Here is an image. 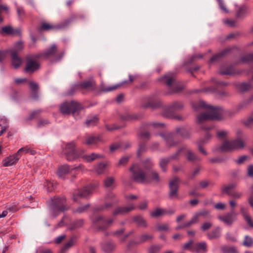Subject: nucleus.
I'll use <instances>...</instances> for the list:
<instances>
[{
  "mask_svg": "<svg viewBox=\"0 0 253 253\" xmlns=\"http://www.w3.org/2000/svg\"><path fill=\"white\" fill-rule=\"evenodd\" d=\"M194 252L203 253L207 252V244L205 242L195 244L194 245Z\"/></svg>",
  "mask_w": 253,
  "mask_h": 253,
  "instance_id": "obj_31",
  "label": "nucleus"
},
{
  "mask_svg": "<svg viewBox=\"0 0 253 253\" xmlns=\"http://www.w3.org/2000/svg\"><path fill=\"white\" fill-rule=\"evenodd\" d=\"M101 140V137L100 135L86 134L83 137V143L87 145H96Z\"/></svg>",
  "mask_w": 253,
  "mask_h": 253,
  "instance_id": "obj_16",
  "label": "nucleus"
},
{
  "mask_svg": "<svg viewBox=\"0 0 253 253\" xmlns=\"http://www.w3.org/2000/svg\"><path fill=\"white\" fill-rule=\"evenodd\" d=\"M104 186L108 188L113 189L115 187V180L112 177H108L103 181Z\"/></svg>",
  "mask_w": 253,
  "mask_h": 253,
  "instance_id": "obj_36",
  "label": "nucleus"
},
{
  "mask_svg": "<svg viewBox=\"0 0 253 253\" xmlns=\"http://www.w3.org/2000/svg\"><path fill=\"white\" fill-rule=\"evenodd\" d=\"M63 151L68 161H73L80 157L76 149V143L74 141L66 143L64 147L63 146Z\"/></svg>",
  "mask_w": 253,
  "mask_h": 253,
  "instance_id": "obj_6",
  "label": "nucleus"
},
{
  "mask_svg": "<svg viewBox=\"0 0 253 253\" xmlns=\"http://www.w3.org/2000/svg\"><path fill=\"white\" fill-rule=\"evenodd\" d=\"M197 214L198 215V217L200 216H203L204 218H210V214L209 211L207 210H202L201 211H199L197 212H196Z\"/></svg>",
  "mask_w": 253,
  "mask_h": 253,
  "instance_id": "obj_61",
  "label": "nucleus"
},
{
  "mask_svg": "<svg viewBox=\"0 0 253 253\" xmlns=\"http://www.w3.org/2000/svg\"><path fill=\"white\" fill-rule=\"evenodd\" d=\"M180 181V179L177 177H174L170 181L169 183V198L170 200L178 198V184Z\"/></svg>",
  "mask_w": 253,
  "mask_h": 253,
  "instance_id": "obj_9",
  "label": "nucleus"
},
{
  "mask_svg": "<svg viewBox=\"0 0 253 253\" xmlns=\"http://www.w3.org/2000/svg\"><path fill=\"white\" fill-rule=\"evenodd\" d=\"M128 78H129L128 81H125L122 82L121 83L118 84H117L113 85L110 86H106L105 84H102L100 85V90L103 92H109V91L115 90L126 84L131 83L133 81H134L137 78V75H129Z\"/></svg>",
  "mask_w": 253,
  "mask_h": 253,
  "instance_id": "obj_10",
  "label": "nucleus"
},
{
  "mask_svg": "<svg viewBox=\"0 0 253 253\" xmlns=\"http://www.w3.org/2000/svg\"><path fill=\"white\" fill-rule=\"evenodd\" d=\"M137 239L139 243H142L152 240L153 236L150 233H143L138 236Z\"/></svg>",
  "mask_w": 253,
  "mask_h": 253,
  "instance_id": "obj_30",
  "label": "nucleus"
},
{
  "mask_svg": "<svg viewBox=\"0 0 253 253\" xmlns=\"http://www.w3.org/2000/svg\"><path fill=\"white\" fill-rule=\"evenodd\" d=\"M237 88L241 91H247L253 87V85L250 82L249 83H242L237 84L236 85Z\"/></svg>",
  "mask_w": 253,
  "mask_h": 253,
  "instance_id": "obj_35",
  "label": "nucleus"
},
{
  "mask_svg": "<svg viewBox=\"0 0 253 253\" xmlns=\"http://www.w3.org/2000/svg\"><path fill=\"white\" fill-rule=\"evenodd\" d=\"M98 122V119L96 116L88 118L85 121V124L87 126H94Z\"/></svg>",
  "mask_w": 253,
  "mask_h": 253,
  "instance_id": "obj_39",
  "label": "nucleus"
},
{
  "mask_svg": "<svg viewBox=\"0 0 253 253\" xmlns=\"http://www.w3.org/2000/svg\"><path fill=\"white\" fill-rule=\"evenodd\" d=\"M1 34H5L8 35L16 36L19 35L20 34V31L19 29H14L10 26L3 27L1 28Z\"/></svg>",
  "mask_w": 253,
  "mask_h": 253,
  "instance_id": "obj_23",
  "label": "nucleus"
},
{
  "mask_svg": "<svg viewBox=\"0 0 253 253\" xmlns=\"http://www.w3.org/2000/svg\"><path fill=\"white\" fill-rule=\"evenodd\" d=\"M243 245L245 247H252L253 245V239L248 235H246L243 242Z\"/></svg>",
  "mask_w": 253,
  "mask_h": 253,
  "instance_id": "obj_49",
  "label": "nucleus"
},
{
  "mask_svg": "<svg viewBox=\"0 0 253 253\" xmlns=\"http://www.w3.org/2000/svg\"><path fill=\"white\" fill-rule=\"evenodd\" d=\"M138 136L142 140L148 139L150 137V133L146 131H141L139 133Z\"/></svg>",
  "mask_w": 253,
  "mask_h": 253,
  "instance_id": "obj_62",
  "label": "nucleus"
},
{
  "mask_svg": "<svg viewBox=\"0 0 253 253\" xmlns=\"http://www.w3.org/2000/svg\"><path fill=\"white\" fill-rule=\"evenodd\" d=\"M148 173L150 176V178L149 179V181L151 180H153L156 182H159L160 181L159 175L158 173L153 170H150L148 169Z\"/></svg>",
  "mask_w": 253,
  "mask_h": 253,
  "instance_id": "obj_48",
  "label": "nucleus"
},
{
  "mask_svg": "<svg viewBox=\"0 0 253 253\" xmlns=\"http://www.w3.org/2000/svg\"><path fill=\"white\" fill-rule=\"evenodd\" d=\"M242 61L244 63L253 61V54L247 55L243 57Z\"/></svg>",
  "mask_w": 253,
  "mask_h": 253,
  "instance_id": "obj_64",
  "label": "nucleus"
},
{
  "mask_svg": "<svg viewBox=\"0 0 253 253\" xmlns=\"http://www.w3.org/2000/svg\"><path fill=\"white\" fill-rule=\"evenodd\" d=\"M74 18L72 17L70 19L65 20L63 22L57 25L50 24L46 22H42L41 26L38 28L39 31H49L51 30H57L67 27Z\"/></svg>",
  "mask_w": 253,
  "mask_h": 253,
  "instance_id": "obj_8",
  "label": "nucleus"
},
{
  "mask_svg": "<svg viewBox=\"0 0 253 253\" xmlns=\"http://www.w3.org/2000/svg\"><path fill=\"white\" fill-rule=\"evenodd\" d=\"M81 157V156H80ZM104 156L101 154L92 153L89 155H84L82 156L83 160L86 162H91L96 159H102Z\"/></svg>",
  "mask_w": 253,
  "mask_h": 253,
  "instance_id": "obj_24",
  "label": "nucleus"
},
{
  "mask_svg": "<svg viewBox=\"0 0 253 253\" xmlns=\"http://www.w3.org/2000/svg\"><path fill=\"white\" fill-rule=\"evenodd\" d=\"M162 79L165 80V84L172 90V92H177L183 89L182 86L178 85L175 82L173 75H166Z\"/></svg>",
  "mask_w": 253,
  "mask_h": 253,
  "instance_id": "obj_11",
  "label": "nucleus"
},
{
  "mask_svg": "<svg viewBox=\"0 0 253 253\" xmlns=\"http://www.w3.org/2000/svg\"><path fill=\"white\" fill-rule=\"evenodd\" d=\"M52 207L53 210L63 211L68 209L66 202V199L63 198H54L52 199Z\"/></svg>",
  "mask_w": 253,
  "mask_h": 253,
  "instance_id": "obj_13",
  "label": "nucleus"
},
{
  "mask_svg": "<svg viewBox=\"0 0 253 253\" xmlns=\"http://www.w3.org/2000/svg\"><path fill=\"white\" fill-rule=\"evenodd\" d=\"M243 124L247 126H250L251 125L253 124V112L246 120L243 121Z\"/></svg>",
  "mask_w": 253,
  "mask_h": 253,
  "instance_id": "obj_57",
  "label": "nucleus"
},
{
  "mask_svg": "<svg viewBox=\"0 0 253 253\" xmlns=\"http://www.w3.org/2000/svg\"><path fill=\"white\" fill-rule=\"evenodd\" d=\"M160 250V247L158 246H152L148 249V253H158Z\"/></svg>",
  "mask_w": 253,
  "mask_h": 253,
  "instance_id": "obj_63",
  "label": "nucleus"
},
{
  "mask_svg": "<svg viewBox=\"0 0 253 253\" xmlns=\"http://www.w3.org/2000/svg\"><path fill=\"white\" fill-rule=\"evenodd\" d=\"M211 137V135L209 133H207L204 139L199 140L197 143L199 151L205 155L207 154V153L202 147V145L207 143Z\"/></svg>",
  "mask_w": 253,
  "mask_h": 253,
  "instance_id": "obj_27",
  "label": "nucleus"
},
{
  "mask_svg": "<svg viewBox=\"0 0 253 253\" xmlns=\"http://www.w3.org/2000/svg\"><path fill=\"white\" fill-rule=\"evenodd\" d=\"M56 184L55 182L47 181L46 182L45 186L46 187V189H47V192L52 191L54 189V188L56 187Z\"/></svg>",
  "mask_w": 253,
  "mask_h": 253,
  "instance_id": "obj_58",
  "label": "nucleus"
},
{
  "mask_svg": "<svg viewBox=\"0 0 253 253\" xmlns=\"http://www.w3.org/2000/svg\"><path fill=\"white\" fill-rule=\"evenodd\" d=\"M77 168H70L68 165H63L60 167L57 171V175L59 177H62L65 174L68 173L71 170L75 169Z\"/></svg>",
  "mask_w": 253,
  "mask_h": 253,
  "instance_id": "obj_29",
  "label": "nucleus"
},
{
  "mask_svg": "<svg viewBox=\"0 0 253 253\" xmlns=\"http://www.w3.org/2000/svg\"><path fill=\"white\" fill-rule=\"evenodd\" d=\"M201 170V167H198L189 174L188 178L190 179H193L194 177L199 174Z\"/></svg>",
  "mask_w": 253,
  "mask_h": 253,
  "instance_id": "obj_60",
  "label": "nucleus"
},
{
  "mask_svg": "<svg viewBox=\"0 0 253 253\" xmlns=\"http://www.w3.org/2000/svg\"><path fill=\"white\" fill-rule=\"evenodd\" d=\"M170 161L169 157L162 158L160 160L159 162V166L163 171H166V167L168 163Z\"/></svg>",
  "mask_w": 253,
  "mask_h": 253,
  "instance_id": "obj_42",
  "label": "nucleus"
},
{
  "mask_svg": "<svg viewBox=\"0 0 253 253\" xmlns=\"http://www.w3.org/2000/svg\"><path fill=\"white\" fill-rule=\"evenodd\" d=\"M194 245L192 240H190L187 243H185L182 246L183 250H189L192 252H194Z\"/></svg>",
  "mask_w": 253,
  "mask_h": 253,
  "instance_id": "obj_44",
  "label": "nucleus"
},
{
  "mask_svg": "<svg viewBox=\"0 0 253 253\" xmlns=\"http://www.w3.org/2000/svg\"><path fill=\"white\" fill-rule=\"evenodd\" d=\"M148 173L150 176V178L149 179V181L151 180H153L156 182H159L160 181L159 175L158 173L153 170H150L148 169Z\"/></svg>",
  "mask_w": 253,
  "mask_h": 253,
  "instance_id": "obj_47",
  "label": "nucleus"
},
{
  "mask_svg": "<svg viewBox=\"0 0 253 253\" xmlns=\"http://www.w3.org/2000/svg\"><path fill=\"white\" fill-rule=\"evenodd\" d=\"M147 100L148 102L146 104H143V108L151 107L155 109L159 107L161 105V101L157 99H152L151 98H148Z\"/></svg>",
  "mask_w": 253,
  "mask_h": 253,
  "instance_id": "obj_26",
  "label": "nucleus"
},
{
  "mask_svg": "<svg viewBox=\"0 0 253 253\" xmlns=\"http://www.w3.org/2000/svg\"><path fill=\"white\" fill-rule=\"evenodd\" d=\"M177 134L180 135L181 136L188 138L189 136L188 131L184 127H177L175 129Z\"/></svg>",
  "mask_w": 253,
  "mask_h": 253,
  "instance_id": "obj_40",
  "label": "nucleus"
},
{
  "mask_svg": "<svg viewBox=\"0 0 253 253\" xmlns=\"http://www.w3.org/2000/svg\"><path fill=\"white\" fill-rule=\"evenodd\" d=\"M84 225V220L83 219L77 220L73 222L70 226L69 229L70 230H74L81 227Z\"/></svg>",
  "mask_w": 253,
  "mask_h": 253,
  "instance_id": "obj_41",
  "label": "nucleus"
},
{
  "mask_svg": "<svg viewBox=\"0 0 253 253\" xmlns=\"http://www.w3.org/2000/svg\"><path fill=\"white\" fill-rule=\"evenodd\" d=\"M75 243V240L73 238L71 239L67 243H66L62 248L61 253H63L67 249L71 247Z\"/></svg>",
  "mask_w": 253,
  "mask_h": 253,
  "instance_id": "obj_53",
  "label": "nucleus"
},
{
  "mask_svg": "<svg viewBox=\"0 0 253 253\" xmlns=\"http://www.w3.org/2000/svg\"><path fill=\"white\" fill-rule=\"evenodd\" d=\"M221 228L219 227H216L214 230L208 233L207 236L209 239H216L220 236Z\"/></svg>",
  "mask_w": 253,
  "mask_h": 253,
  "instance_id": "obj_33",
  "label": "nucleus"
},
{
  "mask_svg": "<svg viewBox=\"0 0 253 253\" xmlns=\"http://www.w3.org/2000/svg\"><path fill=\"white\" fill-rule=\"evenodd\" d=\"M195 110L204 109L206 112L201 113L197 117V122L201 123L207 120H221L223 119L226 112L220 107H213L207 105L204 101H199L193 105Z\"/></svg>",
  "mask_w": 253,
  "mask_h": 253,
  "instance_id": "obj_1",
  "label": "nucleus"
},
{
  "mask_svg": "<svg viewBox=\"0 0 253 253\" xmlns=\"http://www.w3.org/2000/svg\"><path fill=\"white\" fill-rule=\"evenodd\" d=\"M153 165V164L150 159H147L143 162V168H140L136 164L133 165L130 168L133 180L140 183L149 182L150 176L148 173V169H150Z\"/></svg>",
  "mask_w": 253,
  "mask_h": 253,
  "instance_id": "obj_2",
  "label": "nucleus"
},
{
  "mask_svg": "<svg viewBox=\"0 0 253 253\" xmlns=\"http://www.w3.org/2000/svg\"><path fill=\"white\" fill-rule=\"evenodd\" d=\"M139 118V116L134 114H126L122 117V119L126 121H132L135 120Z\"/></svg>",
  "mask_w": 253,
  "mask_h": 253,
  "instance_id": "obj_50",
  "label": "nucleus"
},
{
  "mask_svg": "<svg viewBox=\"0 0 253 253\" xmlns=\"http://www.w3.org/2000/svg\"><path fill=\"white\" fill-rule=\"evenodd\" d=\"M185 151L186 152V158L188 161L194 162L200 160L199 157H197L193 152L188 149L186 147Z\"/></svg>",
  "mask_w": 253,
  "mask_h": 253,
  "instance_id": "obj_34",
  "label": "nucleus"
},
{
  "mask_svg": "<svg viewBox=\"0 0 253 253\" xmlns=\"http://www.w3.org/2000/svg\"><path fill=\"white\" fill-rule=\"evenodd\" d=\"M89 205H85L84 206H81L78 207L77 208L74 209L73 210V212L74 213H78L81 214L84 213L87 211L88 208H89Z\"/></svg>",
  "mask_w": 253,
  "mask_h": 253,
  "instance_id": "obj_43",
  "label": "nucleus"
},
{
  "mask_svg": "<svg viewBox=\"0 0 253 253\" xmlns=\"http://www.w3.org/2000/svg\"><path fill=\"white\" fill-rule=\"evenodd\" d=\"M118 200H115L113 202H106L104 205L101 206L100 208V210H105L111 208L114 204L118 203Z\"/></svg>",
  "mask_w": 253,
  "mask_h": 253,
  "instance_id": "obj_55",
  "label": "nucleus"
},
{
  "mask_svg": "<svg viewBox=\"0 0 253 253\" xmlns=\"http://www.w3.org/2000/svg\"><path fill=\"white\" fill-rule=\"evenodd\" d=\"M166 212V210L164 209H158L156 210L155 211H152L151 213V215L152 217H157L160 216L161 215L165 214Z\"/></svg>",
  "mask_w": 253,
  "mask_h": 253,
  "instance_id": "obj_51",
  "label": "nucleus"
},
{
  "mask_svg": "<svg viewBox=\"0 0 253 253\" xmlns=\"http://www.w3.org/2000/svg\"><path fill=\"white\" fill-rule=\"evenodd\" d=\"M135 209V206L133 204H130L127 206L118 207L115 209L112 214L113 216L126 214Z\"/></svg>",
  "mask_w": 253,
  "mask_h": 253,
  "instance_id": "obj_17",
  "label": "nucleus"
},
{
  "mask_svg": "<svg viewBox=\"0 0 253 253\" xmlns=\"http://www.w3.org/2000/svg\"><path fill=\"white\" fill-rule=\"evenodd\" d=\"M57 47L54 44H52L50 47L47 49L45 51L40 54H38V57H43L44 58H47L50 56L54 55L55 53L57 52Z\"/></svg>",
  "mask_w": 253,
  "mask_h": 253,
  "instance_id": "obj_20",
  "label": "nucleus"
},
{
  "mask_svg": "<svg viewBox=\"0 0 253 253\" xmlns=\"http://www.w3.org/2000/svg\"><path fill=\"white\" fill-rule=\"evenodd\" d=\"M112 218H107L101 215H97L91 218L92 227L94 230L100 231L107 229L113 222Z\"/></svg>",
  "mask_w": 253,
  "mask_h": 253,
  "instance_id": "obj_4",
  "label": "nucleus"
},
{
  "mask_svg": "<svg viewBox=\"0 0 253 253\" xmlns=\"http://www.w3.org/2000/svg\"><path fill=\"white\" fill-rule=\"evenodd\" d=\"M161 136L164 138L167 144L169 146H174L178 143V142L175 140L176 135L174 133L161 134Z\"/></svg>",
  "mask_w": 253,
  "mask_h": 253,
  "instance_id": "obj_22",
  "label": "nucleus"
},
{
  "mask_svg": "<svg viewBox=\"0 0 253 253\" xmlns=\"http://www.w3.org/2000/svg\"><path fill=\"white\" fill-rule=\"evenodd\" d=\"M249 9L246 5L240 6L236 13V16L238 18H242L245 17L248 13Z\"/></svg>",
  "mask_w": 253,
  "mask_h": 253,
  "instance_id": "obj_37",
  "label": "nucleus"
},
{
  "mask_svg": "<svg viewBox=\"0 0 253 253\" xmlns=\"http://www.w3.org/2000/svg\"><path fill=\"white\" fill-rule=\"evenodd\" d=\"M19 159V156L17 153H16L12 156H10L5 158L2 161V165L4 167L11 166L15 164Z\"/></svg>",
  "mask_w": 253,
  "mask_h": 253,
  "instance_id": "obj_21",
  "label": "nucleus"
},
{
  "mask_svg": "<svg viewBox=\"0 0 253 253\" xmlns=\"http://www.w3.org/2000/svg\"><path fill=\"white\" fill-rule=\"evenodd\" d=\"M37 55L38 54H31L26 56V64L24 69L25 72L33 73L39 68L40 64L36 61V59L40 58L37 57Z\"/></svg>",
  "mask_w": 253,
  "mask_h": 253,
  "instance_id": "obj_7",
  "label": "nucleus"
},
{
  "mask_svg": "<svg viewBox=\"0 0 253 253\" xmlns=\"http://www.w3.org/2000/svg\"><path fill=\"white\" fill-rule=\"evenodd\" d=\"M224 253H238L237 249L234 246H224L222 248Z\"/></svg>",
  "mask_w": 253,
  "mask_h": 253,
  "instance_id": "obj_46",
  "label": "nucleus"
},
{
  "mask_svg": "<svg viewBox=\"0 0 253 253\" xmlns=\"http://www.w3.org/2000/svg\"><path fill=\"white\" fill-rule=\"evenodd\" d=\"M106 167V164L100 163L95 166L94 169L98 174H102L105 171Z\"/></svg>",
  "mask_w": 253,
  "mask_h": 253,
  "instance_id": "obj_38",
  "label": "nucleus"
},
{
  "mask_svg": "<svg viewBox=\"0 0 253 253\" xmlns=\"http://www.w3.org/2000/svg\"><path fill=\"white\" fill-rule=\"evenodd\" d=\"M11 57V64L12 66L15 68H18L21 65L22 60L20 57L18 56L16 51L12 50H8Z\"/></svg>",
  "mask_w": 253,
  "mask_h": 253,
  "instance_id": "obj_19",
  "label": "nucleus"
},
{
  "mask_svg": "<svg viewBox=\"0 0 253 253\" xmlns=\"http://www.w3.org/2000/svg\"><path fill=\"white\" fill-rule=\"evenodd\" d=\"M183 105L181 102H173L171 105L168 106L163 113V116L166 117H170L171 113L182 109Z\"/></svg>",
  "mask_w": 253,
  "mask_h": 253,
  "instance_id": "obj_15",
  "label": "nucleus"
},
{
  "mask_svg": "<svg viewBox=\"0 0 253 253\" xmlns=\"http://www.w3.org/2000/svg\"><path fill=\"white\" fill-rule=\"evenodd\" d=\"M102 249L105 252H111L116 248V245L112 241H106L101 244Z\"/></svg>",
  "mask_w": 253,
  "mask_h": 253,
  "instance_id": "obj_28",
  "label": "nucleus"
},
{
  "mask_svg": "<svg viewBox=\"0 0 253 253\" xmlns=\"http://www.w3.org/2000/svg\"><path fill=\"white\" fill-rule=\"evenodd\" d=\"M229 134V131L226 130H221L217 131V136L218 138L223 139L226 138Z\"/></svg>",
  "mask_w": 253,
  "mask_h": 253,
  "instance_id": "obj_54",
  "label": "nucleus"
},
{
  "mask_svg": "<svg viewBox=\"0 0 253 253\" xmlns=\"http://www.w3.org/2000/svg\"><path fill=\"white\" fill-rule=\"evenodd\" d=\"M95 82L93 81H85L83 83L76 84L71 89L74 91L78 89H85L89 90H93L95 89Z\"/></svg>",
  "mask_w": 253,
  "mask_h": 253,
  "instance_id": "obj_18",
  "label": "nucleus"
},
{
  "mask_svg": "<svg viewBox=\"0 0 253 253\" xmlns=\"http://www.w3.org/2000/svg\"><path fill=\"white\" fill-rule=\"evenodd\" d=\"M230 50L231 48H226L221 52L215 54L211 58L210 62L212 63L218 61L221 57L227 54V53L230 51Z\"/></svg>",
  "mask_w": 253,
  "mask_h": 253,
  "instance_id": "obj_32",
  "label": "nucleus"
},
{
  "mask_svg": "<svg viewBox=\"0 0 253 253\" xmlns=\"http://www.w3.org/2000/svg\"><path fill=\"white\" fill-rule=\"evenodd\" d=\"M156 228L159 231H167L169 229L168 224L159 223L156 225Z\"/></svg>",
  "mask_w": 253,
  "mask_h": 253,
  "instance_id": "obj_56",
  "label": "nucleus"
},
{
  "mask_svg": "<svg viewBox=\"0 0 253 253\" xmlns=\"http://www.w3.org/2000/svg\"><path fill=\"white\" fill-rule=\"evenodd\" d=\"M237 213L232 210L223 216H220L218 219L223 222L226 225L231 226L233 222L237 220Z\"/></svg>",
  "mask_w": 253,
  "mask_h": 253,
  "instance_id": "obj_14",
  "label": "nucleus"
},
{
  "mask_svg": "<svg viewBox=\"0 0 253 253\" xmlns=\"http://www.w3.org/2000/svg\"><path fill=\"white\" fill-rule=\"evenodd\" d=\"M244 147V143L240 138L234 140H225L219 147L222 152H231L235 150L242 149Z\"/></svg>",
  "mask_w": 253,
  "mask_h": 253,
  "instance_id": "obj_5",
  "label": "nucleus"
},
{
  "mask_svg": "<svg viewBox=\"0 0 253 253\" xmlns=\"http://www.w3.org/2000/svg\"><path fill=\"white\" fill-rule=\"evenodd\" d=\"M186 149V146L180 148L174 154L170 156L169 158L170 160H177L179 158L180 154Z\"/></svg>",
  "mask_w": 253,
  "mask_h": 253,
  "instance_id": "obj_52",
  "label": "nucleus"
},
{
  "mask_svg": "<svg viewBox=\"0 0 253 253\" xmlns=\"http://www.w3.org/2000/svg\"><path fill=\"white\" fill-rule=\"evenodd\" d=\"M199 217L196 213L192 217L191 219L188 222H185L183 224V227H189L191 225L194 224L199 221Z\"/></svg>",
  "mask_w": 253,
  "mask_h": 253,
  "instance_id": "obj_45",
  "label": "nucleus"
},
{
  "mask_svg": "<svg viewBox=\"0 0 253 253\" xmlns=\"http://www.w3.org/2000/svg\"><path fill=\"white\" fill-rule=\"evenodd\" d=\"M133 220L137 226L146 228L148 226L147 221L141 215H137L133 217Z\"/></svg>",
  "mask_w": 253,
  "mask_h": 253,
  "instance_id": "obj_25",
  "label": "nucleus"
},
{
  "mask_svg": "<svg viewBox=\"0 0 253 253\" xmlns=\"http://www.w3.org/2000/svg\"><path fill=\"white\" fill-rule=\"evenodd\" d=\"M23 48V43L21 42H18L15 43L14 45V49H10L9 50H12L15 51L18 53V52L21 51Z\"/></svg>",
  "mask_w": 253,
  "mask_h": 253,
  "instance_id": "obj_59",
  "label": "nucleus"
},
{
  "mask_svg": "<svg viewBox=\"0 0 253 253\" xmlns=\"http://www.w3.org/2000/svg\"><path fill=\"white\" fill-rule=\"evenodd\" d=\"M83 109L81 104L75 101L65 102L61 104L60 107V110L62 114L63 115L72 114L76 119L80 118L78 115Z\"/></svg>",
  "mask_w": 253,
  "mask_h": 253,
  "instance_id": "obj_3",
  "label": "nucleus"
},
{
  "mask_svg": "<svg viewBox=\"0 0 253 253\" xmlns=\"http://www.w3.org/2000/svg\"><path fill=\"white\" fill-rule=\"evenodd\" d=\"M93 188L92 185H90L75 191L73 194V200L75 202H77L78 197L81 198H86L92 193Z\"/></svg>",
  "mask_w": 253,
  "mask_h": 253,
  "instance_id": "obj_12",
  "label": "nucleus"
}]
</instances>
